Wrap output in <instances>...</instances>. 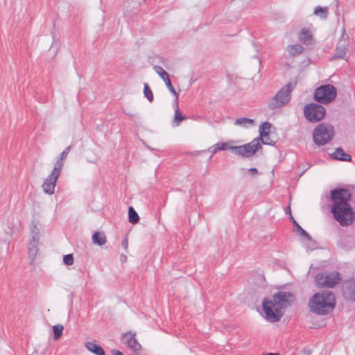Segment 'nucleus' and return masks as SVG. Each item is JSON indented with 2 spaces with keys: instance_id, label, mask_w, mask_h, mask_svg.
I'll list each match as a JSON object with an SVG mask.
<instances>
[{
  "instance_id": "obj_1",
  "label": "nucleus",
  "mask_w": 355,
  "mask_h": 355,
  "mask_svg": "<svg viewBox=\"0 0 355 355\" xmlns=\"http://www.w3.org/2000/svg\"><path fill=\"white\" fill-rule=\"evenodd\" d=\"M352 193L347 189L338 188L331 191L333 205L331 211L335 220L343 227L350 225L355 219V212L349 204Z\"/></svg>"
},
{
  "instance_id": "obj_2",
  "label": "nucleus",
  "mask_w": 355,
  "mask_h": 355,
  "mask_svg": "<svg viewBox=\"0 0 355 355\" xmlns=\"http://www.w3.org/2000/svg\"><path fill=\"white\" fill-rule=\"evenodd\" d=\"M295 301V296L291 292L278 291L272 296V300L263 301V310L266 318L270 322L279 321L283 315L282 309L290 306Z\"/></svg>"
},
{
  "instance_id": "obj_3",
  "label": "nucleus",
  "mask_w": 355,
  "mask_h": 355,
  "mask_svg": "<svg viewBox=\"0 0 355 355\" xmlns=\"http://www.w3.org/2000/svg\"><path fill=\"white\" fill-rule=\"evenodd\" d=\"M336 304V297L333 292L322 291L311 296L308 306L311 312L320 315H325L333 311Z\"/></svg>"
},
{
  "instance_id": "obj_4",
  "label": "nucleus",
  "mask_w": 355,
  "mask_h": 355,
  "mask_svg": "<svg viewBox=\"0 0 355 355\" xmlns=\"http://www.w3.org/2000/svg\"><path fill=\"white\" fill-rule=\"evenodd\" d=\"M297 83H288L284 86L268 102V107L270 110H275L287 105L291 98V93L295 87Z\"/></svg>"
},
{
  "instance_id": "obj_5",
  "label": "nucleus",
  "mask_w": 355,
  "mask_h": 355,
  "mask_svg": "<svg viewBox=\"0 0 355 355\" xmlns=\"http://www.w3.org/2000/svg\"><path fill=\"white\" fill-rule=\"evenodd\" d=\"M236 141L230 140L228 142L218 143L217 148L220 150H230L234 154L240 155L245 158H249L254 155V150L258 148V146H252L250 144H245L241 146H234Z\"/></svg>"
},
{
  "instance_id": "obj_6",
  "label": "nucleus",
  "mask_w": 355,
  "mask_h": 355,
  "mask_svg": "<svg viewBox=\"0 0 355 355\" xmlns=\"http://www.w3.org/2000/svg\"><path fill=\"white\" fill-rule=\"evenodd\" d=\"M334 136L333 125L320 123L313 131V139L317 146H323L329 143Z\"/></svg>"
},
{
  "instance_id": "obj_7",
  "label": "nucleus",
  "mask_w": 355,
  "mask_h": 355,
  "mask_svg": "<svg viewBox=\"0 0 355 355\" xmlns=\"http://www.w3.org/2000/svg\"><path fill=\"white\" fill-rule=\"evenodd\" d=\"M337 90L330 84L323 85L315 89L313 99L322 104H328L332 102L336 97Z\"/></svg>"
},
{
  "instance_id": "obj_8",
  "label": "nucleus",
  "mask_w": 355,
  "mask_h": 355,
  "mask_svg": "<svg viewBox=\"0 0 355 355\" xmlns=\"http://www.w3.org/2000/svg\"><path fill=\"white\" fill-rule=\"evenodd\" d=\"M342 278L336 271L318 273L315 276V282L318 288H333L338 284Z\"/></svg>"
},
{
  "instance_id": "obj_9",
  "label": "nucleus",
  "mask_w": 355,
  "mask_h": 355,
  "mask_svg": "<svg viewBox=\"0 0 355 355\" xmlns=\"http://www.w3.org/2000/svg\"><path fill=\"white\" fill-rule=\"evenodd\" d=\"M326 114V109L320 104L309 103L304 107V115L307 121L317 123L322 120Z\"/></svg>"
},
{
  "instance_id": "obj_10",
  "label": "nucleus",
  "mask_w": 355,
  "mask_h": 355,
  "mask_svg": "<svg viewBox=\"0 0 355 355\" xmlns=\"http://www.w3.org/2000/svg\"><path fill=\"white\" fill-rule=\"evenodd\" d=\"M347 39L348 35L345 33V30H343V35H341V37L339 40V42L336 48V52L334 55L331 58V60L345 58V55L348 51Z\"/></svg>"
},
{
  "instance_id": "obj_11",
  "label": "nucleus",
  "mask_w": 355,
  "mask_h": 355,
  "mask_svg": "<svg viewBox=\"0 0 355 355\" xmlns=\"http://www.w3.org/2000/svg\"><path fill=\"white\" fill-rule=\"evenodd\" d=\"M60 175V172L54 169L52 170L42 185V190L45 193L52 195L54 193L56 182Z\"/></svg>"
},
{
  "instance_id": "obj_12",
  "label": "nucleus",
  "mask_w": 355,
  "mask_h": 355,
  "mask_svg": "<svg viewBox=\"0 0 355 355\" xmlns=\"http://www.w3.org/2000/svg\"><path fill=\"white\" fill-rule=\"evenodd\" d=\"M39 243V232L38 230L35 227V230L32 231V239H31L28 245V256L31 261H33L35 259L37 252Z\"/></svg>"
},
{
  "instance_id": "obj_13",
  "label": "nucleus",
  "mask_w": 355,
  "mask_h": 355,
  "mask_svg": "<svg viewBox=\"0 0 355 355\" xmlns=\"http://www.w3.org/2000/svg\"><path fill=\"white\" fill-rule=\"evenodd\" d=\"M343 294L345 299L355 301V279H351L343 284Z\"/></svg>"
},
{
  "instance_id": "obj_14",
  "label": "nucleus",
  "mask_w": 355,
  "mask_h": 355,
  "mask_svg": "<svg viewBox=\"0 0 355 355\" xmlns=\"http://www.w3.org/2000/svg\"><path fill=\"white\" fill-rule=\"evenodd\" d=\"M153 69L156 71V73L161 77V78L164 81L170 92L175 96V98H176V96H178V94L176 92L171 83V81L169 78V74L160 66L155 65L153 67Z\"/></svg>"
},
{
  "instance_id": "obj_15",
  "label": "nucleus",
  "mask_w": 355,
  "mask_h": 355,
  "mask_svg": "<svg viewBox=\"0 0 355 355\" xmlns=\"http://www.w3.org/2000/svg\"><path fill=\"white\" fill-rule=\"evenodd\" d=\"M136 334L128 333L124 334V342L126 343L128 347L134 352L135 355H138L141 349V345L138 343L135 338Z\"/></svg>"
},
{
  "instance_id": "obj_16",
  "label": "nucleus",
  "mask_w": 355,
  "mask_h": 355,
  "mask_svg": "<svg viewBox=\"0 0 355 355\" xmlns=\"http://www.w3.org/2000/svg\"><path fill=\"white\" fill-rule=\"evenodd\" d=\"M275 143H276V141L273 140L270 138V132H269L268 136H266V137H257L254 139H253L251 142H250L249 144H250V146H258V148L256 150H254V155L260 148H261L262 144L273 146L275 144Z\"/></svg>"
},
{
  "instance_id": "obj_17",
  "label": "nucleus",
  "mask_w": 355,
  "mask_h": 355,
  "mask_svg": "<svg viewBox=\"0 0 355 355\" xmlns=\"http://www.w3.org/2000/svg\"><path fill=\"white\" fill-rule=\"evenodd\" d=\"M173 106L175 107V114L173 123H174V126H179L183 121L187 119V116L181 112L179 109L178 96H177L174 99Z\"/></svg>"
},
{
  "instance_id": "obj_18",
  "label": "nucleus",
  "mask_w": 355,
  "mask_h": 355,
  "mask_svg": "<svg viewBox=\"0 0 355 355\" xmlns=\"http://www.w3.org/2000/svg\"><path fill=\"white\" fill-rule=\"evenodd\" d=\"M71 146H67L60 155L59 158L54 164L53 169L61 173V171L64 166V160L67 159V155L71 150Z\"/></svg>"
},
{
  "instance_id": "obj_19",
  "label": "nucleus",
  "mask_w": 355,
  "mask_h": 355,
  "mask_svg": "<svg viewBox=\"0 0 355 355\" xmlns=\"http://www.w3.org/2000/svg\"><path fill=\"white\" fill-rule=\"evenodd\" d=\"M300 41L305 44L309 45L311 44L313 42V37L309 28H303L300 32L299 35Z\"/></svg>"
},
{
  "instance_id": "obj_20",
  "label": "nucleus",
  "mask_w": 355,
  "mask_h": 355,
  "mask_svg": "<svg viewBox=\"0 0 355 355\" xmlns=\"http://www.w3.org/2000/svg\"><path fill=\"white\" fill-rule=\"evenodd\" d=\"M331 157L336 160H340L343 162H351L352 156L346 153L342 148H338L335 152L331 154Z\"/></svg>"
},
{
  "instance_id": "obj_21",
  "label": "nucleus",
  "mask_w": 355,
  "mask_h": 355,
  "mask_svg": "<svg viewBox=\"0 0 355 355\" xmlns=\"http://www.w3.org/2000/svg\"><path fill=\"white\" fill-rule=\"evenodd\" d=\"M353 239L349 236H343L338 242V246L345 250H349L354 246Z\"/></svg>"
},
{
  "instance_id": "obj_22",
  "label": "nucleus",
  "mask_w": 355,
  "mask_h": 355,
  "mask_svg": "<svg viewBox=\"0 0 355 355\" xmlns=\"http://www.w3.org/2000/svg\"><path fill=\"white\" fill-rule=\"evenodd\" d=\"M85 347L91 352L95 354L96 355H105V353L103 349L95 344L93 342H86L85 343Z\"/></svg>"
},
{
  "instance_id": "obj_23",
  "label": "nucleus",
  "mask_w": 355,
  "mask_h": 355,
  "mask_svg": "<svg viewBox=\"0 0 355 355\" xmlns=\"http://www.w3.org/2000/svg\"><path fill=\"white\" fill-rule=\"evenodd\" d=\"M304 47L300 44L289 45L287 46V51L291 56L295 57L301 54Z\"/></svg>"
},
{
  "instance_id": "obj_24",
  "label": "nucleus",
  "mask_w": 355,
  "mask_h": 355,
  "mask_svg": "<svg viewBox=\"0 0 355 355\" xmlns=\"http://www.w3.org/2000/svg\"><path fill=\"white\" fill-rule=\"evenodd\" d=\"M293 225L296 227V231L300 234V236H304L308 241L311 240V236L309 235L308 232H306L294 219L293 216H291L290 220Z\"/></svg>"
},
{
  "instance_id": "obj_25",
  "label": "nucleus",
  "mask_w": 355,
  "mask_h": 355,
  "mask_svg": "<svg viewBox=\"0 0 355 355\" xmlns=\"http://www.w3.org/2000/svg\"><path fill=\"white\" fill-rule=\"evenodd\" d=\"M92 241L94 244L103 245L106 243V237L102 232H95L92 235Z\"/></svg>"
},
{
  "instance_id": "obj_26",
  "label": "nucleus",
  "mask_w": 355,
  "mask_h": 355,
  "mask_svg": "<svg viewBox=\"0 0 355 355\" xmlns=\"http://www.w3.org/2000/svg\"><path fill=\"white\" fill-rule=\"evenodd\" d=\"M128 220L132 224H137L139 221V216L132 207L128 208Z\"/></svg>"
},
{
  "instance_id": "obj_27",
  "label": "nucleus",
  "mask_w": 355,
  "mask_h": 355,
  "mask_svg": "<svg viewBox=\"0 0 355 355\" xmlns=\"http://www.w3.org/2000/svg\"><path fill=\"white\" fill-rule=\"evenodd\" d=\"M313 13L320 16L321 19H326L328 16L329 9L327 7L317 6L314 10Z\"/></svg>"
},
{
  "instance_id": "obj_28",
  "label": "nucleus",
  "mask_w": 355,
  "mask_h": 355,
  "mask_svg": "<svg viewBox=\"0 0 355 355\" xmlns=\"http://www.w3.org/2000/svg\"><path fill=\"white\" fill-rule=\"evenodd\" d=\"M271 128V124L268 122H263L260 126L259 129V137H266L268 136V133L270 132V129Z\"/></svg>"
},
{
  "instance_id": "obj_29",
  "label": "nucleus",
  "mask_w": 355,
  "mask_h": 355,
  "mask_svg": "<svg viewBox=\"0 0 355 355\" xmlns=\"http://www.w3.org/2000/svg\"><path fill=\"white\" fill-rule=\"evenodd\" d=\"M64 327L62 324H56L53 326V331L54 340H58L62 335Z\"/></svg>"
},
{
  "instance_id": "obj_30",
  "label": "nucleus",
  "mask_w": 355,
  "mask_h": 355,
  "mask_svg": "<svg viewBox=\"0 0 355 355\" xmlns=\"http://www.w3.org/2000/svg\"><path fill=\"white\" fill-rule=\"evenodd\" d=\"M254 122V121L253 119H248L245 117H241V118L237 119L235 121L234 124L237 125L246 127L248 123L253 124Z\"/></svg>"
},
{
  "instance_id": "obj_31",
  "label": "nucleus",
  "mask_w": 355,
  "mask_h": 355,
  "mask_svg": "<svg viewBox=\"0 0 355 355\" xmlns=\"http://www.w3.org/2000/svg\"><path fill=\"white\" fill-rule=\"evenodd\" d=\"M144 94L145 97L150 102H152L153 101V92H152L151 89L150 88V87L148 86V85L147 83L144 84Z\"/></svg>"
},
{
  "instance_id": "obj_32",
  "label": "nucleus",
  "mask_w": 355,
  "mask_h": 355,
  "mask_svg": "<svg viewBox=\"0 0 355 355\" xmlns=\"http://www.w3.org/2000/svg\"><path fill=\"white\" fill-rule=\"evenodd\" d=\"M63 262L67 266H71L73 263V257L71 254H66L63 257Z\"/></svg>"
},
{
  "instance_id": "obj_33",
  "label": "nucleus",
  "mask_w": 355,
  "mask_h": 355,
  "mask_svg": "<svg viewBox=\"0 0 355 355\" xmlns=\"http://www.w3.org/2000/svg\"><path fill=\"white\" fill-rule=\"evenodd\" d=\"M121 245L125 250H128V234H125L124 239L122 241Z\"/></svg>"
},
{
  "instance_id": "obj_34",
  "label": "nucleus",
  "mask_w": 355,
  "mask_h": 355,
  "mask_svg": "<svg viewBox=\"0 0 355 355\" xmlns=\"http://www.w3.org/2000/svg\"><path fill=\"white\" fill-rule=\"evenodd\" d=\"M217 147H218V144H216V145H214V146H213L210 147V148H209V151H210V152L212 153V155H213V154H215L216 152H218V150H220L219 149H218V148H217Z\"/></svg>"
},
{
  "instance_id": "obj_35",
  "label": "nucleus",
  "mask_w": 355,
  "mask_h": 355,
  "mask_svg": "<svg viewBox=\"0 0 355 355\" xmlns=\"http://www.w3.org/2000/svg\"><path fill=\"white\" fill-rule=\"evenodd\" d=\"M249 172L252 175H254L258 173V171L256 168H251L249 169Z\"/></svg>"
},
{
  "instance_id": "obj_36",
  "label": "nucleus",
  "mask_w": 355,
  "mask_h": 355,
  "mask_svg": "<svg viewBox=\"0 0 355 355\" xmlns=\"http://www.w3.org/2000/svg\"><path fill=\"white\" fill-rule=\"evenodd\" d=\"M120 260L122 263H125L127 261V257L125 254H121L120 257Z\"/></svg>"
},
{
  "instance_id": "obj_37",
  "label": "nucleus",
  "mask_w": 355,
  "mask_h": 355,
  "mask_svg": "<svg viewBox=\"0 0 355 355\" xmlns=\"http://www.w3.org/2000/svg\"><path fill=\"white\" fill-rule=\"evenodd\" d=\"M112 354L113 355H123V354L118 350H114L112 349Z\"/></svg>"
},
{
  "instance_id": "obj_38",
  "label": "nucleus",
  "mask_w": 355,
  "mask_h": 355,
  "mask_svg": "<svg viewBox=\"0 0 355 355\" xmlns=\"http://www.w3.org/2000/svg\"><path fill=\"white\" fill-rule=\"evenodd\" d=\"M285 211H286V214H288L290 216H292V214H291V207H290V206H288V207L286 208Z\"/></svg>"
},
{
  "instance_id": "obj_39",
  "label": "nucleus",
  "mask_w": 355,
  "mask_h": 355,
  "mask_svg": "<svg viewBox=\"0 0 355 355\" xmlns=\"http://www.w3.org/2000/svg\"><path fill=\"white\" fill-rule=\"evenodd\" d=\"M262 355H280L279 353L263 354Z\"/></svg>"
}]
</instances>
